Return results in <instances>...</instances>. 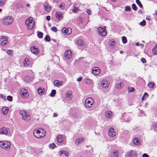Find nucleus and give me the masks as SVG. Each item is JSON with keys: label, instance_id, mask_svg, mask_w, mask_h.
I'll use <instances>...</instances> for the list:
<instances>
[{"label": "nucleus", "instance_id": "f257e3e1", "mask_svg": "<svg viewBox=\"0 0 157 157\" xmlns=\"http://www.w3.org/2000/svg\"><path fill=\"white\" fill-rule=\"evenodd\" d=\"M33 133L35 137L39 139L43 137L46 135L45 131L41 128L35 129Z\"/></svg>", "mask_w": 157, "mask_h": 157}, {"label": "nucleus", "instance_id": "f03ea898", "mask_svg": "<svg viewBox=\"0 0 157 157\" xmlns=\"http://www.w3.org/2000/svg\"><path fill=\"white\" fill-rule=\"evenodd\" d=\"M25 24L29 30H31L34 27L35 22L34 19L32 17H29L25 21Z\"/></svg>", "mask_w": 157, "mask_h": 157}, {"label": "nucleus", "instance_id": "7ed1b4c3", "mask_svg": "<svg viewBox=\"0 0 157 157\" xmlns=\"http://www.w3.org/2000/svg\"><path fill=\"white\" fill-rule=\"evenodd\" d=\"M94 103V99L92 98H88L85 101L84 106L87 108H91Z\"/></svg>", "mask_w": 157, "mask_h": 157}, {"label": "nucleus", "instance_id": "20e7f679", "mask_svg": "<svg viewBox=\"0 0 157 157\" xmlns=\"http://www.w3.org/2000/svg\"><path fill=\"white\" fill-rule=\"evenodd\" d=\"M13 21V18L11 16H8L4 18L2 22L4 25H8L11 24Z\"/></svg>", "mask_w": 157, "mask_h": 157}, {"label": "nucleus", "instance_id": "39448f33", "mask_svg": "<svg viewBox=\"0 0 157 157\" xmlns=\"http://www.w3.org/2000/svg\"><path fill=\"white\" fill-rule=\"evenodd\" d=\"M19 114L21 115L22 119L26 121H28L30 119V117L27 112L24 110L21 111Z\"/></svg>", "mask_w": 157, "mask_h": 157}, {"label": "nucleus", "instance_id": "423d86ee", "mask_svg": "<svg viewBox=\"0 0 157 157\" xmlns=\"http://www.w3.org/2000/svg\"><path fill=\"white\" fill-rule=\"evenodd\" d=\"M11 146L10 143L6 141H0V146L5 149L9 150Z\"/></svg>", "mask_w": 157, "mask_h": 157}, {"label": "nucleus", "instance_id": "0eeeda50", "mask_svg": "<svg viewBox=\"0 0 157 157\" xmlns=\"http://www.w3.org/2000/svg\"><path fill=\"white\" fill-rule=\"evenodd\" d=\"M8 37L1 36H0V44L1 45L3 46L6 45L8 43Z\"/></svg>", "mask_w": 157, "mask_h": 157}, {"label": "nucleus", "instance_id": "6e6552de", "mask_svg": "<svg viewBox=\"0 0 157 157\" xmlns=\"http://www.w3.org/2000/svg\"><path fill=\"white\" fill-rule=\"evenodd\" d=\"M97 31L98 34L101 36H105L107 34V31L104 28L101 27H98Z\"/></svg>", "mask_w": 157, "mask_h": 157}, {"label": "nucleus", "instance_id": "1a4fd4ad", "mask_svg": "<svg viewBox=\"0 0 157 157\" xmlns=\"http://www.w3.org/2000/svg\"><path fill=\"white\" fill-rule=\"evenodd\" d=\"M72 56V53L71 51L69 50H66L64 53V57L66 59H69L71 58Z\"/></svg>", "mask_w": 157, "mask_h": 157}, {"label": "nucleus", "instance_id": "9d476101", "mask_svg": "<svg viewBox=\"0 0 157 157\" xmlns=\"http://www.w3.org/2000/svg\"><path fill=\"white\" fill-rule=\"evenodd\" d=\"M21 96L22 98H26L29 96L28 91L25 89H22L21 90L20 92Z\"/></svg>", "mask_w": 157, "mask_h": 157}, {"label": "nucleus", "instance_id": "9b49d317", "mask_svg": "<svg viewBox=\"0 0 157 157\" xmlns=\"http://www.w3.org/2000/svg\"><path fill=\"white\" fill-rule=\"evenodd\" d=\"M66 138L65 136L62 135H59L57 137V141L59 143H63L65 144L66 143Z\"/></svg>", "mask_w": 157, "mask_h": 157}, {"label": "nucleus", "instance_id": "f8f14e48", "mask_svg": "<svg viewBox=\"0 0 157 157\" xmlns=\"http://www.w3.org/2000/svg\"><path fill=\"white\" fill-rule=\"evenodd\" d=\"M10 133L9 129L8 128L3 127L0 129V134L8 135Z\"/></svg>", "mask_w": 157, "mask_h": 157}, {"label": "nucleus", "instance_id": "ddd939ff", "mask_svg": "<svg viewBox=\"0 0 157 157\" xmlns=\"http://www.w3.org/2000/svg\"><path fill=\"white\" fill-rule=\"evenodd\" d=\"M126 157H136V152L132 150L128 151L125 155Z\"/></svg>", "mask_w": 157, "mask_h": 157}, {"label": "nucleus", "instance_id": "4468645a", "mask_svg": "<svg viewBox=\"0 0 157 157\" xmlns=\"http://www.w3.org/2000/svg\"><path fill=\"white\" fill-rule=\"evenodd\" d=\"M62 32L64 35H69L72 33V29L70 28H64L62 30Z\"/></svg>", "mask_w": 157, "mask_h": 157}, {"label": "nucleus", "instance_id": "2eb2a0df", "mask_svg": "<svg viewBox=\"0 0 157 157\" xmlns=\"http://www.w3.org/2000/svg\"><path fill=\"white\" fill-rule=\"evenodd\" d=\"M23 65L25 67H31L32 64L30 63V59L27 58H25L23 61Z\"/></svg>", "mask_w": 157, "mask_h": 157}, {"label": "nucleus", "instance_id": "dca6fc26", "mask_svg": "<svg viewBox=\"0 0 157 157\" xmlns=\"http://www.w3.org/2000/svg\"><path fill=\"white\" fill-rule=\"evenodd\" d=\"M100 72V70L98 67H93L92 69V73L94 75H99Z\"/></svg>", "mask_w": 157, "mask_h": 157}, {"label": "nucleus", "instance_id": "f3484780", "mask_svg": "<svg viewBox=\"0 0 157 157\" xmlns=\"http://www.w3.org/2000/svg\"><path fill=\"white\" fill-rule=\"evenodd\" d=\"M30 50L31 52L34 54L37 55L39 53L38 48L34 46H32L30 48Z\"/></svg>", "mask_w": 157, "mask_h": 157}, {"label": "nucleus", "instance_id": "a211bd4d", "mask_svg": "<svg viewBox=\"0 0 157 157\" xmlns=\"http://www.w3.org/2000/svg\"><path fill=\"white\" fill-rule=\"evenodd\" d=\"M108 132L109 136L110 137H113L116 135V133L115 132L114 129L112 128H111L109 129Z\"/></svg>", "mask_w": 157, "mask_h": 157}, {"label": "nucleus", "instance_id": "6ab92c4d", "mask_svg": "<svg viewBox=\"0 0 157 157\" xmlns=\"http://www.w3.org/2000/svg\"><path fill=\"white\" fill-rule=\"evenodd\" d=\"M132 143L134 145L139 146L140 145L141 141L140 138L135 137L133 140Z\"/></svg>", "mask_w": 157, "mask_h": 157}, {"label": "nucleus", "instance_id": "aec40b11", "mask_svg": "<svg viewBox=\"0 0 157 157\" xmlns=\"http://www.w3.org/2000/svg\"><path fill=\"white\" fill-rule=\"evenodd\" d=\"M101 85L104 88H107L109 85V83L107 80H104L101 82Z\"/></svg>", "mask_w": 157, "mask_h": 157}, {"label": "nucleus", "instance_id": "412c9836", "mask_svg": "<svg viewBox=\"0 0 157 157\" xmlns=\"http://www.w3.org/2000/svg\"><path fill=\"white\" fill-rule=\"evenodd\" d=\"M63 13L60 11H57L56 13V17L59 20H61L63 18Z\"/></svg>", "mask_w": 157, "mask_h": 157}, {"label": "nucleus", "instance_id": "4be33fe9", "mask_svg": "<svg viewBox=\"0 0 157 157\" xmlns=\"http://www.w3.org/2000/svg\"><path fill=\"white\" fill-rule=\"evenodd\" d=\"M72 92L70 91L67 92L66 94V98L67 100H70L72 98Z\"/></svg>", "mask_w": 157, "mask_h": 157}, {"label": "nucleus", "instance_id": "5701e85b", "mask_svg": "<svg viewBox=\"0 0 157 157\" xmlns=\"http://www.w3.org/2000/svg\"><path fill=\"white\" fill-rule=\"evenodd\" d=\"M44 10L46 11H50L51 10V8L47 2L45 3L44 4Z\"/></svg>", "mask_w": 157, "mask_h": 157}, {"label": "nucleus", "instance_id": "b1692460", "mask_svg": "<svg viewBox=\"0 0 157 157\" xmlns=\"http://www.w3.org/2000/svg\"><path fill=\"white\" fill-rule=\"evenodd\" d=\"M63 81H59L58 80H55L54 82L55 86H61L63 84Z\"/></svg>", "mask_w": 157, "mask_h": 157}, {"label": "nucleus", "instance_id": "393cba45", "mask_svg": "<svg viewBox=\"0 0 157 157\" xmlns=\"http://www.w3.org/2000/svg\"><path fill=\"white\" fill-rule=\"evenodd\" d=\"M124 83L122 82H120L119 83H117L115 85V87L117 89H120L124 86Z\"/></svg>", "mask_w": 157, "mask_h": 157}, {"label": "nucleus", "instance_id": "a878e982", "mask_svg": "<svg viewBox=\"0 0 157 157\" xmlns=\"http://www.w3.org/2000/svg\"><path fill=\"white\" fill-rule=\"evenodd\" d=\"M45 90L43 88L39 87L37 89L38 94L40 95H42L44 92Z\"/></svg>", "mask_w": 157, "mask_h": 157}, {"label": "nucleus", "instance_id": "bb28decb", "mask_svg": "<svg viewBox=\"0 0 157 157\" xmlns=\"http://www.w3.org/2000/svg\"><path fill=\"white\" fill-rule=\"evenodd\" d=\"M112 112L111 111H107L105 114V117L106 118H109L111 117L112 115Z\"/></svg>", "mask_w": 157, "mask_h": 157}, {"label": "nucleus", "instance_id": "cd10ccee", "mask_svg": "<svg viewBox=\"0 0 157 157\" xmlns=\"http://www.w3.org/2000/svg\"><path fill=\"white\" fill-rule=\"evenodd\" d=\"M118 153L117 151L114 150L113 151L111 155V157H118Z\"/></svg>", "mask_w": 157, "mask_h": 157}, {"label": "nucleus", "instance_id": "c85d7f7f", "mask_svg": "<svg viewBox=\"0 0 157 157\" xmlns=\"http://www.w3.org/2000/svg\"><path fill=\"white\" fill-rule=\"evenodd\" d=\"M9 109L8 108L6 107H3L2 109V113L3 114L6 115L8 112Z\"/></svg>", "mask_w": 157, "mask_h": 157}, {"label": "nucleus", "instance_id": "c756f323", "mask_svg": "<svg viewBox=\"0 0 157 157\" xmlns=\"http://www.w3.org/2000/svg\"><path fill=\"white\" fill-rule=\"evenodd\" d=\"M63 154L66 157L68 156L69 155L67 151H64V150L61 151L59 153V155L60 156H61Z\"/></svg>", "mask_w": 157, "mask_h": 157}, {"label": "nucleus", "instance_id": "7c9ffc66", "mask_svg": "<svg viewBox=\"0 0 157 157\" xmlns=\"http://www.w3.org/2000/svg\"><path fill=\"white\" fill-rule=\"evenodd\" d=\"M80 9L78 7L73 6L72 9V12L75 13H77L80 10Z\"/></svg>", "mask_w": 157, "mask_h": 157}, {"label": "nucleus", "instance_id": "2f4dec72", "mask_svg": "<svg viewBox=\"0 0 157 157\" xmlns=\"http://www.w3.org/2000/svg\"><path fill=\"white\" fill-rule=\"evenodd\" d=\"M32 78L28 76H26L25 77V80L27 82H30L32 81Z\"/></svg>", "mask_w": 157, "mask_h": 157}, {"label": "nucleus", "instance_id": "473e14b6", "mask_svg": "<svg viewBox=\"0 0 157 157\" xmlns=\"http://www.w3.org/2000/svg\"><path fill=\"white\" fill-rule=\"evenodd\" d=\"M84 140V139L83 138H79L76 140L75 144L76 145L78 144L83 141Z\"/></svg>", "mask_w": 157, "mask_h": 157}, {"label": "nucleus", "instance_id": "72a5a7b5", "mask_svg": "<svg viewBox=\"0 0 157 157\" xmlns=\"http://www.w3.org/2000/svg\"><path fill=\"white\" fill-rule=\"evenodd\" d=\"M152 53L154 55L157 54V44H155L152 50Z\"/></svg>", "mask_w": 157, "mask_h": 157}, {"label": "nucleus", "instance_id": "f704fd0d", "mask_svg": "<svg viewBox=\"0 0 157 157\" xmlns=\"http://www.w3.org/2000/svg\"><path fill=\"white\" fill-rule=\"evenodd\" d=\"M77 43L78 45L80 46L84 45V44L83 41L82 40H78L77 41Z\"/></svg>", "mask_w": 157, "mask_h": 157}, {"label": "nucleus", "instance_id": "c9c22d12", "mask_svg": "<svg viewBox=\"0 0 157 157\" xmlns=\"http://www.w3.org/2000/svg\"><path fill=\"white\" fill-rule=\"evenodd\" d=\"M85 82L87 84L90 85L92 83L93 81L90 79H86Z\"/></svg>", "mask_w": 157, "mask_h": 157}, {"label": "nucleus", "instance_id": "e433bc0d", "mask_svg": "<svg viewBox=\"0 0 157 157\" xmlns=\"http://www.w3.org/2000/svg\"><path fill=\"white\" fill-rule=\"evenodd\" d=\"M109 44L111 46H114L115 44V41L113 40H110L109 41Z\"/></svg>", "mask_w": 157, "mask_h": 157}, {"label": "nucleus", "instance_id": "4c0bfd02", "mask_svg": "<svg viewBox=\"0 0 157 157\" xmlns=\"http://www.w3.org/2000/svg\"><path fill=\"white\" fill-rule=\"evenodd\" d=\"M122 40L123 44H125L127 43V40L126 37L124 36L122 38Z\"/></svg>", "mask_w": 157, "mask_h": 157}, {"label": "nucleus", "instance_id": "58836bf2", "mask_svg": "<svg viewBox=\"0 0 157 157\" xmlns=\"http://www.w3.org/2000/svg\"><path fill=\"white\" fill-rule=\"evenodd\" d=\"M148 96V94L147 93H145L143 95L142 98V100L143 101L144 100V99L147 98Z\"/></svg>", "mask_w": 157, "mask_h": 157}, {"label": "nucleus", "instance_id": "ea45409f", "mask_svg": "<svg viewBox=\"0 0 157 157\" xmlns=\"http://www.w3.org/2000/svg\"><path fill=\"white\" fill-rule=\"evenodd\" d=\"M43 35V33L40 32H38L37 33V36L39 38H42Z\"/></svg>", "mask_w": 157, "mask_h": 157}, {"label": "nucleus", "instance_id": "a19ab883", "mask_svg": "<svg viewBox=\"0 0 157 157\" xmlns=\"http://www.w3.org/2000/svg\"><path fill=\"white\" fill-rule=\"evenodd\" d=\"M56 93V90H53L52 91V92L50 94V96L51 97L54 96Z\"/></svg>", "mask_w": 157, "mask_h": 157}, {"label": "nucleus", "instance_id": "79ce46f5", "mask_svg": "<svg viewBox=\"0 0 157 157\" xmlns=\"http://www.w3.org/2000/svg\"><path fill=\"white\" fill-rule=\"evenodd\" d=\"M49 147L50 148L52 149L55 148L56 147V145L54 143H52L50 144Z\"/></svg>", "mask_w": 157, "mask_h": 157}, {"label": "nucleus", "instance_id": "37998d69", "mask_svg": "<svg viewBox=\"0 0 157 157\" xmlns=\"http://www.w3.org/2000/svg\"><path fill=\"white\" fill-rule=\"evenodd\" d=\"M154 85L155 84L154 83L151 82L148 84V86L150 88H151L154 87Z\"/></svg>", "mask_w": 157, "mask_h": 157}, {"label": "nucleus", "instance_id": "c03bdc74", "mask_svg": "<svg viewBox=\"0 0 157 157\" xmlns=\"http://www.w3.org/2000/svg\"><path fill=\"white\" fill-rule=\"evenodd\" d=\"M64 6H65V4L64 3H61L59 6V7L62 10H63L64 8Z\"/></svg>", "mask_w": 157, "mask_h": 157}, {"label": "nucleus", "instance_id": "a18cd8bd", "mask_svg": "<svg viewBox=\"0 0 157 157\" xmlns=\"http://www.w3.org/2000/svg\"><path fill=\"white\" fill-rule=\"evenodd\" d=\"M136 3L141 8L142 7V5L140 1L139 0H136Z\"/></svg>", "mask_w": 157, "mask_h": 157}, {"label": "nucleus", "instance_id": "49530a36", "mask_svg": "<svg viewBox=\"0 0 157 157\" xmlns=\"http://www.w3.org/2000/svg\"><path fill=\"white\" fill-rule=\"evenodd\" d=\"M50 38L49 36L46 35L45 38V40L46 41L48 42L50 41Z\"/></svg>", "mask_w": 157, "mask_h": 157}, {"label": "nucleus", "instance_id": "de8ad7c7", "mask_svg": "<svg viewBox=\"0 0 157 157\" xmlns=\"http://www.w3.org/2000/svg\"><path fill=\"white\" fill-rule=\"evenodd\" d=\"M131 10L130 7V6H126L125 7V11H128Z\"/></svg>", "mask_w": 157, "mask_h": 157}, {"label": "nucleus", "instance_id": "09e8293b", "mask_svg": "<svg viewBox=\"0 0 157 157\" xmlns=\"http://www.w3.org/2000/svg\"><path fill=\"white\" fill-rule=\"evenodd\" d=\"M6 53L9 55H12L13 54V52L11 50H8L6 51Z\"/></svg>", "mask_w": 157, "mask_h": 157}, {"label": "nucleus", "instance_id": "8fccbe9b", "mask_svg": "<svg viewBox=\"0 0 157 157\" xmlns=\"http://www.w3.org/2000/svg\"><path fill=\"white\" fill-rule=\"evenodd\" d=\"M146 24V21L144 20L140 23V25L141 26H144Z\"/></svg>", "mask_w": 157, "mask_h": 157}, {"label": "nucleus", "instance_id": "3c124183", "mask_svg": "<svg viewBox=\"0 0 157 157\" xmlns=\"http://www.w3.org/2000/svg\"><path fill=\"white\" fill-rule=\"evenodd\" d=\"M7 99L8 100L11 101H12L13 98L11 96H7Z\"/></svg>", "mask_w": 157, "mask_h": 157}, {"label": "nucleus", "instance_id": "603ef678", "mask_svg": "<svg viewBox=\"0 0 157 157\" xmlns=\"http://www.w3.org/2000/svg\"><path fill=\"white\" fill-rule=\"evenodd\" d=\"M86 12L88 15H91L92 13L91 10L89 9H87L86 10Z\"/></svg>", "mask_w": 157, "mask_h": 157}, {"label": "nucleus", "instance_id": "864d4df0", "mask_svg": "<svg viewBox=\"0 0 157 157\" xmlns=\"http://www.w3.org/2000/svg\"><path fill=\"white\" fill-rule=\"evenodd\" d=\"M51 29L53 31L55 32H56L57 31V30L56 28V27H53L51 28Z\"/></svg>", "mask_w": 157, "mask_h": 157}, {"label": "nucleus", "instance_id": "5fc2aeb1", "mask_svg": "<svg viewBox=\"0 0 157 157\" xmlns=\"http://www.w3.org/2000/svg\"><path fill=\"white\" fill-rule=\"evenodd\" d=\"M132 7L133 9L134 10H136V5L135 4H133L132 5Z\"/></svg>", "mask_w": 157, "mask_h": 157}, {"label": "nucleus", "instance_id": "6e6d98bb", "mask_svg": "<svg viewBox=\"0 0 157 157\" xmlns=\"http://www.w3.org/2000/svg\"><path fill=\"white\" fill-rule=\"evenodd\" d=\"M6 1V0H0V6H1Z\"/></svg>", "mask_w": 157, "mask_h": 157}, {"label": "nucleus", "instance_id": "4d7b16f0", "mask_svg": "<svg viewBox=\"0 0 157 157\" xmlns=\"http://www.w3.org/2000/svg\"><path fill=\"white\" fill-rule=\"evenodd\" d=\"M152 127L155 128H157V124L156 123H153Z\"/></svg>", "mask_w": 157, "mask_h": 157}, {"label": "nucleus", "instance_id": "13d9d810", "mask_svg": "<svg viewBox=\"0 0 157 157\" xmlns=\"http://www.w3.org/2000/svg\"><path fill=\"white\" fill-rule=\"evenodd\" d=\"M141 62H142V63H146V60L145 59L142 58L141 59Z\"/></svg>", "mask_w": 157, "mask_h": 157}, {"label": "nucleus", "instance_id": "bf43d9fd", "mask_svg": "<svg viewBox=\"0 0 157 157\" xmlns=\"http://www.w3.org/2000/svg\"><path fill=\"white\" fill-rule=\"evenodd\" d=\"M0 97L2 98V99H5V97L3 94H1L0 95Z\"/></svg>", "mask_w": 157, "mask_h": 157}, {"label": "nucleus", "instance_id": "052dcab7", "mask_svg": "<svg viewBox=\"0 0 157 157\" xmlns=\"http://www.w3.org/2000/svg\"><path fill=\"white\" fill-rule=\"evenodd\" d=\"M129 91L130 92H132L134 91V88L133 87H132L131 88H129Z\"/></svg>", "mask_w": 157, "mask_h": 157}, {"label": "nucleus", "instance_id": "680f3d73", "mask_svg": "<svg viewBox=\"0 0 157 157\" xmlns=\"http://www.w3.org/2000/svg\"><path fill=\"white\" fill-rule=\"evenodd\" d=\"M149 155L147 154L144 153L142 155V157H149Z\"/></svg>", "mask_w": 157, "mask_h": 157}, {"label": "nucleus", "instance_id": "e2e57ef3", "mask_svg": "<svg viewBox=\"0 0 157 157\" xmlns=\"http://www.w3.org/2000/svg\"><path fill=\"white\" fill-rule=\"evenodd\" d=\"M82 79V78L81 77H79L77 79V81L78 82L80 81Z\"/></svg>", "mask_w": 157, "mask_h": 157}, {"label": "nucleus", "instance_id": "0e129e2a", "mask_svg": "<svg viewBox=\"0 0 157 157\" xmlns=\"http://www.w3.org/2000/svg\"><path fill=\"white\" fill-rule=\"evenodd\" d=\"M46 19L48 21H49L50 19V17L49 16H48L46 17Z\"/></svg>", "mask_w": 157, "mask_h": 157}, {"label": "nucleus", "instance_id": "69168bd1", "mask_svg": "<svg viewBox=\"0 0 157 157\" xmlns=\"http://www.w3.org/2000/svg\"><path fill=\"white\" fill-rule=\"evenodd\" d=\"M57 116V115L56 113H54L53 114V117H56Z\"/></svg>", "mask_w": 157, "mask_h": 157}, {"label": "nucleus", "instance_id": "338daca9", "mask_svg": "<svg viewBox=\"0 0 157 157\" xmlns=\"http://www.w3.org/2000/svg\"><path fill=\"white\" fill-rule=\"evenodd\" d=\"M138 13H142V11L141 10H139L138 11Z\"/></svg>", "mask_w": 157, "mask_h": 157}, {"label": "nucleus", "instance_id": "774afa93", "mask_svg": "<svg viewBox=\"0 0 157 157\" xmlns=\"http://www.w3.org/2000/svg\"><path fill=\"white\" fill-rule=\"evenodd\" d=\"M136 45L137 46H139V44L138 42H137L136 43Z\"/></svg>", "mask_w": 157, "mask_h": 157}]
</instances>
